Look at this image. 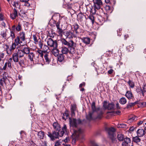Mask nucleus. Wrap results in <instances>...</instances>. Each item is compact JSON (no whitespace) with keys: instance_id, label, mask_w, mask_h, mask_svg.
<instances>
[{"instance_id":"f257e3e1","label":"nucleus","mask_w":146,"mask_h":146,"mask_svg":"<svg viewBox=\"0 0 146 146\" xmlns=\"http://www.w3.org/2000/svg\"><path fill=\"white\" fill-rule=\"evenodd\" d=\"M106 130L108 133L109 137L112 141L113 143H115L117 140L115 135L116 131L115 128H106Z\"/></svg>"},{"instance_id":"f03ea898","label":"nucleus","mask_w":146,"mask_h":146,"mask_svg":"<svg viewBox=\"0 0 146 146\" xmlns=\"http://www.w3.org/2000/svg\"><path fill=\"white\" fill-rule=\"evenodd\" d=\"M79 26L76 24L74 25V40H75V43L76 44L79 43V40H80L79 37L78 36V34L80 32L78 31Z\"/></svg>"},{"instance_id":"7ed1b4c3","label":"nucleus","mask_w":146,"mask_h":146,"mask_svg":"<svg viewBox=\"0 0 146 146\" xmlns=\"http://www.w3.org/2000/svg\"><path fill=\"white\" fill-rule=\"evenodd\" d=\"M25 33L22 31L20 32L19 35L16 37L15 41L16 42V43L17 44L20 43L21 45L23 42H25Z\"/></svg>"},{"instance_id":"20e7f679","label":"nucleus","mask_w":146,"mask_h":146,"mask_svg":"<svg viewBox=\"0 0 146 146\" xmlns=\"http://www.w3.org/2000/svg\"><path fill=\"white\" fill-rule=\"evenodd\" d=\"M93 1L94 3V12H93V10L91 9L90 12L92 13H96L95 9L98 10L100 9L101 7L103 5V3L101 0H93Z\"/></svg>"},{"instance_id":"39448f33","label":"nucleus","mask_w":146,"mask_h":146,"mask_svg":"<svg viewBox=\"0 0 146 146\" xmlns=\"http://www.w3.org/2000/svg\"><path fill=\"white\" fill-rule=\"evenodd\" d=\"M46 42L48 45L50 47L57 48L58 43L56 40H53L51 38H49L47 39Z\"/></svg>"},{"instance_id":"423d86ee","label":"nucleus","mask_w":146,"mask_h":146,"mask_svg":"<svg viewBox=\"0 0 146 146\" xmlns=\"http://www.w3.org/2000/svg\"><path fill=\"white\" fill-rule=\"evenodd\" d=\"M6 73H5L3 75V77L0 80V91L1 92L2 89L3 88V85L7 83L9 80L7 76H5Z\"/></svg>"},{"instance_id":"0eeeda50","label":"nucleus","mask_w":146,"mask_h":146,"mask_svg":"<svg viewBox=\"0 0 146 146\" xmlns=\"http://www.w3.org/2000/svg\"><path fill=\"white\" fill-rule=\"evenodd\" d=\"M103 106L105 109L108 110H114L115 108V104L113 103H108L106 101L104 102Z\"/></svg>"},{"instance_id":"6e6552de","label":"nucleus","mask_w":146,"mask_h":146,"mask_svg":"<svg viewBox=\"0 0 146 146\" xmlns=\"http://www.w3.org/2000/svg\"><path fill=\"white\" fill-rule=\"evenodd\" d=\"M61 41L62 44L68 46V48H69L70 50L73 49V41L72 40L68 42L65 39H62Z\"/></svg>"},{"instance_id":"1a4fd4ad","label":"nucleus","mask_w":146,"mask_h":146,"mask_svg":"<svg viewBox=\"0 0 146 146\" xmlns=\"http://www.w3.org/2000/svg\"><path fill=\"white\" fill-rule=\"evenodd\" d=\"M47 135L52 141H54L56 139L59 138L58 134L57 133V131H54L52 133L48 132Z\"/></svg>"},{"instance_id":"9d476101","label":"nucleus","mask_w":146,"mask_h":146,"mask_svg":"<svg viewBox=\"0 0 146 146\" xmlns=\"http://www.w3.org/2000/svg\"><path fill=\"white\" fill-rule=\"evenodd\" d=\"M83 132V131L82 128H78V131H74V138L75 140L77 139L79 136V134L82 133Z\"/></svg>"},{"instance_id":"9b49d317","label":"nucleus","mask_w":146,"mask_h":146,"mask_svg":"<svg viewBox=\"0 0 146 146\" xmlns=\"http://www.w3.org/2000/svg\"><path fill=\"white\" fill-rule=\"evenodd\" d=\"M72 50H70L68 48H67L65 47H62V48L61 52L62 54H66L68 52L70 54H71L72 55L73 51H72Z\"/></svg>"},{"instance_id":"f8f14e48","label":"nucleus","mask_w":146,"mask_h":146,"mask_svg":"<svg viewBox=\"0 0 146 146\" xmlns=\"http://www.w3.org/2000/svg\"><path fill=\"white\" fill-rule=\"evenodd\" d=\"M74 15L75 16H77V19L78 21H80L81 22L83 21L86 18L85 15L82 13H79L78 15L75 14Z\"/></svg>"},{"instance_id":"ddd939ff","label":"nucleus","mask_w":146,"mask_h":146,"mask_svg":"<svg viewBox=\"0 0 146 146\" xmlns=\"http://www.w3.org/2000/svg\"><path fill=\"white\" fill-rule=\"evenodd\" d=\"M75 49V48H74V50L75 51L74 53V56L75 57V59H78L81 56V53L80 52V50L78 49L77 50L76 49Z\"/></svg>"},{"instance_id":"4468645a","label":"nucleus","mask_w":146,"mask_h":146,"mask_svg":"<svg viewBox=\"0 0 146 146\" xmlns=\"http://www.w3.org/2000/svg\"><path fill=\"white\" fill-rule=\"evenodd\" d=\"M57 132L58 134L59 137H61L64 134H67L66 128H62V129H60L58 131H57Z\"/></svg>"},{"instance_id":"2eb2a0df","label":"nucleus","mask_w":146,"mask_h":146,"mask_svg":"<svg viewBox=\"0 0 146 146\" xmlns=\"http://www.w3.org/2000/svg\"><path fill=\"white\" fill-rule=\"evenodd\" d=\"M11 3L14 7V8L19 9L20 7V5L18 1H11Z\"/></svg>"},{"instance_id":"dca6fc26","label":"nucleus","mask_w":146,"mask_h":146,"mask_svg":"<svg viewBox=\"0 0 146 146\" xmlns=\"http://www.w3.org/2000/svg\"><path fill=\"white\" fill-rule=\"evenodd\" d=\"M124 141L122 143V146H130L129 144L131 143L130 139L126 137L123 139Z\"/></svg>"},{"instance_id":"f3484780","label":"nucleus","mask_w":146,"mask_h":146,"mask_svg":"<svg viewBox=\"0 0 146 146\" xmlns=\"http://www.w3.org/2000/svg\"><path fill=\"white\" fill-rule=\"evenodd\" d=\"M18 16L17 11L15 8H14L13 12L10 15V18L13 20L15 19Z\"/></svg>"},{"instance_id":"a211bd4d","label":"nucleus","mask_w":146,"mask_h":146,"mask_svg":"<svg viewBox=\"0 0 146 146\" xmlns=\"http://www.w3.org/2000/svg\"><path fill=\"white\" fill-rule=\"evenodd\" d=\"M98 115L95 118V119H100L103 116V112L101 110H100L99 108H98L97 110Z\"/></svg>"},{"instance_id":"6ab92c4d","label":"nucleus","mask_w":146,"mask_h":146,"mask_svg":"<svg viewBox=\"0 0 146 146\" xmlns=\"http://www.w3.org/2000/svg\"><path fill=\"white\" fill-rule=\"evenodd\" d=\"M125 96L129 100H130L134 98L133 94L130 91H127L126 92Z\"/></svg>"},{"instance_id":"aec40b11","label":"nucleus","mask_w":146,"mask_h":146,"mask_svg":"<svg viewBox=\"0 0 146 146\" xmlns=\"http://www.w3.org/2000/svg\"><path fill=\"white\" fill-rule=\"evenodd\" d=\"M137 133L138 136L142 137L145 133V130L143 129L142 128L139 129L137 131Z\"/></svg>"},{"instance_id":"412c9836","label":"nucleus","mask_w":146,"mask_h":146,"mask_svg":"<svg viewBox=\"0 0 146 146\" xmlns=\"http://www.w3.org/2000/svg\"><path fill=\"white\" fill-rule=\"evenodd\" d=\"M113 5H111V4H108L106 5L104 7V8L106 11H109L111 7L115 5V0H113Z\"/></svg>"},{"instance_id":"4be33fe9","label":"nucleus","mask_w":146,"mask_h":146,"mask_svg":"<svg viewBox=\"0 0 146 146\" xmlns=\"http://www.w3.org/2000/svg\"><path fill=\"white\" fill-rule=\"evenodd\" d=\"M95 69L98 74H103L105 70L102 67H99L98 68L95 67Z\"/></svg>"},{"instance_id":"5701e85b","label":"nucleus","mask_w":146,"mask_h":146,"mask_svg":"<svg viewBox=\"0 0 146 146\" xmlns=\"http://www.w3.org/2000/svg\"><path fill=\"white\" fill-rule=\"evenodd\" d=\"M19 57V58H22L24 56V54L22 50L18 49L16 53Z\"/></svg>"},{"instance_id":"b1692460","label":"nucleus","mask_w":146,"mask_h":146,"mask_svg":"<svg viewBox=\"0 0 146 146\" xmlns=\"http://www.w3.org/2000/svg\"><path fill=\"white\" fill-rule=\"evenodd\" d=\"M25 54H28L30 52V48L28 46H25L22 50Z\"/></svg>"},{"instance_id":"393cba45","label":"nucleus","mask_w":146,"mask_h":146,"mask_svg":"<svg viewBox=\"0 0 146 146\" xmlns=\"http://www.w3.org/2000/svg\"><path fill=\"white\" fill-rule=\"evenodd\" d=\"M12 58L14 62H18L19 61V57L16 53H14L12 54Z\"/></svg>"},{"instance_id":"a878e982","label":"nucleus","mask_w":146,"mask_h":146,"mask_svg":"<svg viewBox=\"0 0 146 146\" xmlns=\"http://www.w3.org/2000/svg\"><path fill=\"white\" fill-rule=\"evenodd\" d=\"M65 35L67 38L69 39L72 38L73 37V34L70 31L66 32Z\"/></svg>"},{"instance_id":"bb28decb","label":"nucleus","mask_w":146,"mask_h":146,"mask_svg":"<svg viewBox=\"0 0 146 146\" xmlns=\"http://www.w3.org/2000/svg\"><path fill=\"white\" fill-rule=\"evenodd\" d=\"M52 52L55 56H58V50L57 48H53V49L52 50Z\"/></svg>"},{"instance_id":"cd10ccee","label":"nucleus","mask_w":146,"mask_h":146,"mask_svg":"<svg viewBox=\"0 0 146 146\" xmlns=\"http://www.w3.org/2000/svg\"><path fill=\"white\" fill-rule=\"evenodd\" d=\"M6 48L7 53L9 54H11L13 51V50L11 49V48H9V46L7 45H5Z\"/></svg>"},{"instance_id":"c85d7f7f","label":"nucleus","mask_w":146,"mask_h":146,"mask_svg":"<svg viewBox=\"0 0 146 146\" xmlns=\"http://www.w3.org/2000/svg\"><path fill=\"white\" fill-rule=\"evenodd\" d=\"M117 137L118 140L119 141H122L125 139L123 135L120 132L118 133Z\"/></svg>"},{"instance_id":"c756f323","label":"nucleus","mask_w":146,"mask_h":146,"mask_svg":"<svg viewBox=\"0 0 146 146\" xmlns=\"http://www.w3.org/2000/svg\"><path fill=\"white\" fill-rule=\"evenodd\" d=\"M68 111L67 110H66L65 112L63 113V115L62 116L63 119L66 120L67 119V117L68 116Z\"/></svg>"},{"instance_id":"7c9ffc66","label":"nucleus","mask_w":146,"mask_h":146,"mask_svg":"<svg viewBox=\"0 0 146 146\" xmlns=\"http://www.w3.org/2000/svg\"><path fill=\"white\" fill-rule=\"evenodd\" d=\"M64 56L63 54H59L58 56V60L60 62H62L64 59Z\"/></svg>"},{"instance_id":"2f4dec72","label":"nucleus","mask_w":146,"mask_h":146,"mask_svg":"<svg viewBox=\"0 0 146 146\" xmlns=\"http://www.w3.org/2000/svg\"><path fill=\"white\" fill-rule=\"evenodd\" d=\"M44 58L47 64H49L50 61V58L48 54L46 53L44 55Z\"/></svg>"},{"instance_id":"473e14b6","label":"nucleus","mask_w":146,"mask_h":146,"mask_svg":"<svg viewBox=\"0 0 146 146\" xmlns=\"http://www.w3.org/2000/svg\"><path fill=\"white\" fill-rule=\"evenodd\" d=\"M28 57L31 61H33V58L35 57V54L33 52H29L28 54Z\"/></svg>"},{"instance_id":"72a5a7b5","label":"nucleus","mask_w":146,"mask_h":146,"mask_svg":"<svg viewBox=\"0 0 146 146\" xmlns=\"http://www.w3.org/2000/svg\"><path fill=\"white\" fill-rule=\"evenodd\" d=\"M82 123V121L80 119H76L74 118V127H76L77 124H80Z\"/></svg>"},{"instance_id":"f704fd0d","label":"nucleus","mask_w":146,"mask_h":146,"mask_svg":"<svg viewBox=\"0 0 146 146\" xmlns=\"http://www.w3.org/2000/svg\"><path fill=\"white\" fill-rule=\"evenodd\" d=\"M82 40L83 42L86 44H90V39L89 38H84L82 39Z\"/></svg>"},{"instance_id":"c9c22d12","label":"nucleus","mask_w":146,"mask_h":146,"mask_svg":"<svg viewBox=\"0 0 146 146\" xmlns=\"http://www.w3.org/2000/svg\"><path fill=\"white\" fill-rule=\"evenodd\" d=\"M139 137V136H138L133 137V141L136 143L140 142L141 141V139Z\"/></svg>"},{"instance_id":"e433bc0d","label":"nucleus","mask_w":146,"mask_h":146,"mask_svg":"<svg viewBox=\"0 0 146 146\" xmlns=\"http://www.w3.org/2000/svg\"><path fill=\"white\" fill-rule=\"evenodd\" d=\"M136 91L137 93L140 95H142L143 96H144V94L143 92V90L141 87H139L136 89Z\"/></svg>"},{"instance_id":"4c0bfd02","label":"nucleus","mask_w":146,"mask_h":146,"mask_svg":"<svg viewBox=\"0 0 146 146\" xmlns=\"http://www.w3.org/2000/svg\"><path fill=\"white\" fill-rule=\"evenodd\" d=\"M22 25L19 22L18 23L16 27V30L17 31L19 32L22 30Z\"/></svg>"},{"instance_id":"58836bf2","label":"nucleus","mask_w":146,"mask_h":146,"mask_svg":"<svg viewBox=\"0 0 146 146\" xmlns=\"http://www.w3.org/2000/svg\"><path fill=\"white\" fill-rule=\"evenodd\" d=\"M93 114V112H89L88 115L86 116V119L89 120H91L92 119V115Z\"/></svg>"},{"instance_id":"ea45409f","label":"nucleus","mask_w":146,"mask_h":146,"mask_svg":"<svg viewBox=\"0 0 146 146\" xmlns=\"http://www.w3.org/2000/svg\"><path fill=\"white\" fill-rule=\"evenodd\" d=\"M119 102L121 104H124L126 103L127 100L125 98L122 97L120 99Z\"/></svg>"},{"instance_id":"a19ab883","label":"nucleus","mask_w":146,"mask_h":146,"mask_svg":"<svg viewBox=\"0 0 146 146\" xmlns=\"http://www.w3.org/2000/svg\"><path fill=\"white\" fill-rule=\"evenodd\" d=\"M33 37L34 41V42L36 44H37L39 40L40 39V38L38 37V39L36 35H33Z\"/></svg>"},{"instance_id":"79ce46f5","label":"nucleus","mask_w":146,"mask_h":146,"mask_svg":"<svg viewBox=\"0 0 146 146\" xmlns=\"http://www.w3.org/2000/svg\"><path fill=\"white\" fill-rule=\"evenodd\" d=\"M127 83L129 85L130 88H133L135 86L134 83L132 81L129 80L128 82H127Z\"/></svg>"},{"instance_id":"37998d69","label":"nucleus","mask_w":146,"mask_h":146,"mask_svg":"<svg viewBox=\"0 0 146 146\" xmlns=\"http://www.w3.org/2000/svg\"><path fill=\"white\" fill-rule=\"evenodd\" d=\"M88 19H89L91 21L92 24L94 23V17L92 15H90L89 16H88Z\"/></svg>"},{"instance_id":"c03bdc74","label":"nucleus","mask_w":146,"mask_h":146,"mask_svg":"<svg viewBox=\"0 0 146 146\" xmlns=\"http://www.w3.org/2000/svg\"><path fill=\"white\" fill-rule=\"evenodd\" d=\"M19 64L21 66H22L24 64V60L22 58L19 59V61H18Z\"/></svg>"},{"instance_id":"a18cd8bd","label":"nucleus","mask_w":146,"mask_h":146,"mask_svg":"<svg viewBox=\"0 0 146 146\" xmlns=\"http://www.w3.org/2000/svg\"><path fill=\"white\" fill-rule=\"evenodd\" d=\"M38 136L39 138L42 139L44 136V133L42 131H40L38 133Z\"/></svg>"},{"instance_id":"49530a36","label":"nucleus","mask_w":146,"mask_h":146,"mask_svg":"<svg viewBox=\"0 0 146 146\" xmlns=\"http://www.w3.org/2000/svg\"><path fill=\"white\" fill-rule=\"evenodd\" d=\"M91 107L92 110L93 112L95 111H97V109L96 110L95 106V102H93L92 103Z\"/></svg>"},{"instance_id":"de8ad7c7","label":"nucleus","mask_w":146,"mask_h":146,"mask_svg":"<svg viewBox=\"0 0 146 146\" xmlns=\"http://www.w3.org/2000/svg\"><path fill=\"white\" fill-rule=\"evenodd\" d=\"M16 42L15 41V42L12 44V45L11 47V49L13 50L15 48L16 45H18L19 44H20V43H17V44L16 43Z\"/></svg>"},{"instance_id":"09e8293b","label":"nucleus","mask_w":146,"mask_h":146,"mask_svg":"<svg viewBox=\"0 0 146 146\" xmlns=\"http://www.w3.org/2000/svg\"><path fill=\"white\" fill-rule=\"evenodd\" d=\"M29 0H20V1L22 2H25V5L29 7L30 6V4L28 2Z\"/></svg>"},{"instance_id":"8fccbe9b","label":"nucleus","mask_w":146,"mask_h":146,"mask_svg":"<svg viewBox=\"0 0 146 146\" xmlns=\"http://www.w3.org/2000/svg\"><path fill=\"white\" fill-rule=\"evenodd\" d=\"M43 41H42L41 39H40L39 40L38 42V44L39 45V47L40 49H42L43 46Z\"/></svg>"},{"instance_id":"3c124183","label":"nucleus","mask_w":146,"mask_h":146,"mask_svg":"<svg viewBox=\"0 0 146 146\" xmlns=\"http://www.w3.org/2000/svg\"><path fill=\"white\" fill-rule=\"evenodd\" d=\"M69 123L70 127H73V119L70 118H69Z\"/></svg>"},{"instance_id":"603ef678","label":"nucleus","mask_w":146,"mask_h":146,"mask_svg":"<svg viewBox=\"0 0 146 146\" xmlns=\"http://www.w3.org/2000/svg\"><path fill=\"white\" fill-rule=\"evenodd\" d=\"M1 35L3 38L4 39H6L7 38L6 37L7 34L4 31L1 32Z\"/></svg>"},{"instance_id":"864d4df0","label":"nucleus","mask_w":146,"mask_h":146,"mask_svg":"<svg viewBox=\"0 0 146 146\" xmlns=\"http://www.w3.org/2000/svg\"><path fill=\"white\" fill-rule=\"evenodd\" d=\"M53 126L54 128H60V125L58 122H54L53 124Z\"/></svg>"},{"instance_id":"5fc2aeb1","label":"nucleus","mask_w":146,"mask_h":146,"mask_svg":"<svg viewBox=\"0 0 146 146\" xmlns=\"http://www.w3.org/2000/svg\"><path fill=\"white\" fill-rule=\"evenodd\" d=\"M126 126V125L125 124H120L118 125L117 128H125Z\"/></svg>"},{"instance_id":"6e6d98bb","label":"nucleus","mask_w":146,"mask_h":146,"mask_svg":"<svg viewBox=\"0 0 146 146\" xmlns=\"http://www.w3.org/2000/svg\"><path fill=\"white\" fill-rule=\"evenodd\" d=\"M62 142L60 141V140H59L55 142V145L54 146H59L60 145Z\"/></svg>"},{"instance_id":"4d7b16f0","label":"nucleus","mask_w":146,"mask_h":146,"mask_svg":"<svg viewBox=\"0 0 146 146\" xmlns=\"http://www.w3.org/2000/svg\"><path fill=\"white\" fill-rule=\"evenodd\" d=\"M139 101V103L138 104L139 105H140L141 106L144 107L146 105V102H140L139 100H138Z\"/></svg>"},{"instance_id":"13d9d810","label":"nucleus","mask_w":146,"mask_h":146,"mask_svg":"<svg viewBox=\"0 0 146 146\" xmlns=\"http://www.w3.org/2000/svg\"><path fill=\"white\" fill-rule=\"evenodd\" d=\"M10 36L13 39L15 37V34L13 31H11L10 33Z\"/></svg>"},{"instance_id":"bf43d9fd","label":"nucleus","mask_w":146,"mask_h":146,"mask_svg":"<svg viewBox=\"0 0 146 146\" xmlns=\"http://www.w3.org/2000/svg\"><path fill=\"white\" fill-rule=\"evenodd\" d=\"M57 33L60 35L62 36L63 34V30L61 29H58Z\"/></svg>"},{"instance_id":"052dcab7","label":"nucleus","mask_w":146,"mask_h":146,"mask_svg":"<svg viewBox=\"0 0 146 146\" xmlns=\"http://www.w3.org/2000/svg\"><path fill=\"white\" fill-rule=\"evenodd\" d=\"M105 1L106 3L107 4H109L110 5H112L113 4V1H110V0H105Z\"/></svg>"},{"instance_id":"680f3d73","label":"nucleus","mask_w":146,"mask_h":146,"mask_svg":"<svg viewBox=\"0 0 146 146\" xmlns=\"http://www.w3.org/2000/svg\"><path fill=\"white\" fill-rule=\"evenodd\" d=\"M37 52L39 54V55L42 58L43 56V54L42 53V51H41V50H39L38 51H37Z\"/></svg>"},{"instance_id":"e2e57ef3","label":"nucleus","mask_w":146,"mask_h":146,"mask_svg":"<svg viewBox=\"0 0 146 146\" xmlns=\"http://www.w3.org/2000/svg\"><path fill=\"white\" fill-rule=\"evenodd\" d=\"M71 4H70L69 5H68V11L70 12V13H71V11H72L73 10V9H72V7H71ZM71 14V13H70Z\"/></svg>"},{"instance_id":"0e129e2a","label":"nucleus","mask_w":146,"mask_h":146,"mask_svg":"<svg viewBox=\"0 0 146 146\" xmlns=\"http://www.w3.org/2000/svg\"><path fill=\"white\" fill-rule=\"evenodd\" d=\"M133 107L131 103H128L126 107V108L127 109L129 108H130Z\"/></svg>"},{"instance_id":"69168bd1","label":"nucleus","mask_w":146,"mask_h":146,"mask_svg":"<svg viewBox=\"0 0 146 146\" xmlns=\"http://www.w3.org/2000/svg\"><path fill=\"white\" fill-rule=\"evenodd\" d=\"M146 119H144L143 121H140L137 123L138 126H139L141 125L143 122H145L146 121Z\"/></svg>"},{"instance_id":"338daca9","label":"nucleus","mask_w":146,"mask_h":146,"mask_svg":"<svg viewBox=\"0 0 146 146\" xmlns=\"http://www.w3.org/2000/svg\"><path fill=\"white\" fill-rule=\"evenodd\" d=\"M116 108L117 110H119L120 109V106H119V103L117 102L116 104Z\"/></svg>"},{"instance_id":"774afa93","label":"nucleus","mask_w":146,"mask_h":146,"mask_svg":"<svg viewBox=\"0 0 146 146\" xmlns=\"http://www.w3.org/2000/svg\"><path fill=\"white\" fill-rule=\"evenodd\" d=\"M143 93H146V85H144L143 87Z\"/></svg>"}]
</instances>
